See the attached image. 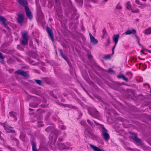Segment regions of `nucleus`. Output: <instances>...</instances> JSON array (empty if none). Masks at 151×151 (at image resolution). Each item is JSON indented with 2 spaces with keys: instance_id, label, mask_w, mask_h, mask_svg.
I'll return each instance as SVG.
<instances>
[{
  "instance_id": "680f3d73",
  "label": "nucleus",
  "mask_w": 151,
  "mask_h": 151,
  "mask_svg": "<svg viewBox=\"0 0 151 151\" xmlns=\"http://www.w3.org/2000/svg\"><path fill=\"white\" fill-rule=\"evenodd\" d=\"M49 138H51V139H52V137H51V136H50Z\"/></svg>"
},
{
  "instance_id": "58836bf2",
  "label": "nucleus",
  "mask_w": 151,
  "mask_h": 151,
  "mask_svg": "<svg viewBox=\"0 0 151 151\" xmlns=\"http://www.w3.org/2000/svg\"><path fill=\"white\" fill-rule=\"evenodd\" d=\"M102 32H103V35H105V34H106V30L105 29H104L103 30Z\"/></svg>"
},
{
  "instance_id": "09e8293b",
  "label": "nucleus",
  "mask_w": 151,
  "mask_h": 151,
  "mask_svg": "<svg viewBox=\"0 0 151 151\" xmlns=\"http://www.w3.org/2000/svg\"><path fill=\"white\" fill-rule=\"evenodd\" d=\"M135 2L138 4H139V0H136L135 1Z\"/></svg>"
},
{
  "instance_id": "a18cd8bd",
  "label": "nucleus",
  "mask_w": 151,
  "mask_h": 151,
  "mask_svg": "<svg viewBox=\"0 0 151 151\" xmlns=\"http://www.w3.org/2000/svg\"><path fill=\"white\" fill-rule=\"evenodd\" d=\"M88 0L91 1L92 2H94V3H96L97 1V0Z\"/></svg>"
},
{
  "instance_id": "dca6fc26",
  "label": "nucleus",
  "mask_w": 151,
  "mask_h": 151,
  "mask_svg": "<svg viewBox=\"0 0 151 151\" xmlns=\"http://www.w3.org/2000/svg\"><path fill=\"white\" fill-rule=\"evenodd\" d=\"M117 78H122L124 81H128V79L127 78H126L124 75H119L117 76Z\"/></svg>"
},
{
  "instance_id": "9d476101",
  "label": "nucleus",
  "mask_w": 151,
  "mask_h": 151,
  "mask_svg": "<svg viewBox=\"0 0 151 151\" xmlns=\"http://www.w3.org/2000/svg\"><path fill=\"white\" fill-rule=\"evenodd\" d=\"M19 3L21 5L25 7V8L27 6V2L26 0H19Z\"/></svg>"
},
{
  "instance_id": "7ed1b4c3",
  "label": "nucleus",
  "mask_w": 151,
  "mask_h": 151,
  "mask_svg": "<svg viewBox=\"0 0 151 151\" xmlns=\"http://www.w3.org/2000/svg\"><path fill=\"white\" fill-rule=\"evenodd\" d=\"M88 112L92 117L98 119L99 117L98 112L95 109L92 108L88 110Z\"/></svg>"
},
{
  "instance_id": "3c124183",
  "label": "nucleus",
  "mask_w": 151,
  "mask_h": 151,
  "mask_svg": "<svg viewBox=\"0 0 151 151\" xmlns=\"http://www.w3.org/2000/svg\"><path fill=\"white\" fill-rule=\"evenodd\" d=\"M58 141L60 142L62 141L63 140V139L61 138H59L58 139Z\"/></svg>"
},
{
  "instance_id": "39448f33",
  "label": "nucleus",
  "mask_w": 151,
  "mask_h": 151,
  "mask_svg": "<svg viewBox=\"0 0 151 151\" xmlns=\"http://www.w3.org/2000/svg\"><path fill=\"white\" fill-rule=\"evenodd\" d=\"M46 31L48 34L49 38L51 40L52 42H53L54 41V38L52 29L47 26L46 27Z\"/></svg>"
},
{
  "instance_id": "a211bd4d",
  "label": "nucleus",
  "mask_w": 151,
  "mask_h": 151,
  "mask_svg": "<svg viewBox=\"0 0 151 151\" xmlns=\"http://www.w3.org/2000/svg\"><path fill=\"white\" fill-rule=\"evenodd\" d=\"M59 51L60 54L61 55L62 57L65 60H68V58L65 56V55L63 53V50L62 49H59Z\"/></svg>"
},
{
  "instance_id": "0e129e2a",
  "label": "nucleus",
  "mask_w": 151,
  "mask_h": 151,
  "mask_svg": "<svg viewBox=\"0 0 151 151\" xmlns=\"http://www.w3.org/2000/svg\"><path fill=\"white\" fill-rule=\"evenodd\" d=\"M108 0H104L105 1H106Z\"/></svg>"
},
{
  "instance_id": "4468645a",
  "label": "nucleus",
  "mask_w": 151,
  "mask_h": 151,
  "mask_svg": "<svg viewBox=\"0 0 151 151\" xmlns=\"http://www.w3.org/2000/svg\"><path fill=\"white\" fill-rule=\"evenodd\" d=\"M132 139L136 142H137L140 144H141V143H142L141 140L140 139L138 138L136 136L134 135V136H133Z\"/></svg>"
},
{
  "instance_id": "e2e57ef3",
  "label": "nucleus",
  "mask_w": 151,
  "mask_h": 151,
  "mask_svg": "<svg viewBox=\"0 0 151 151\" xmlns=\"http://www.w3.org/2000/svg\"><path fill=\"white\" fill-rule=\"evenodd\" d=\"M36 72L38 73V72H37L38 71V70H36Z\"/></svg>"
},
{
  "instance_id": "c9c22d12",
  "label": "nucleus",
  "mask_w": 151,
  "mask_h": 151,
  "mask_svg": "<svg viewBox=\"0 0 151 151\" xmlns=\"http://www.w3.org/2000/svg\"><path fill=\"white\" fill-rule=\"evenodd\" d=\"M14 140L15 141L17 145L18 146V145L19 144V141L16 138H14Z\"/></svg>"
},
{
  "instance_id": "cd10ccee",
  "label": "nucleus",
  "mask_w": 151,
  "mask_h": 151,
  "mask_svg": "<svg viewBox=\"0 0 151 151\" xmlns=\"http://www.w3.org/2000/svg\"><path fill=\"white\" fill-rule=\"evenodd\" d=\"M22 76H23L25 77H29V74L26 72L24 71Z\"/></svg>"
},
{
  "instance_id": "a19ab883",
  "label": "nucleus",
  "mask_w": 151,
  "mask_h": 151,
  "mask_svg": "<svg viewBox=\"0 0 151 151\" xmlns=\"http://www.w3.org/2000/svg\"><path fill=\"white\" fill-rule=\"evenodd\" d=\"M85 6L86 8L90 7L91 8V5L90 4H86L85 5Z\"/></svg>"
},
{
  "instance_id": "4d7b16f0",
  "label": "nucleus",
  "mask_w": 151,
  "mask_h": 151,
  "mask_svg": "<svg viewBox=\"0 0 151 151\" xmlns=\"http://www.w3.org/2000/svg\"><path fill=\"white\" fill-rule=\"evenodd\" d=\"M3 61H4L3 60H1V63H3Z\"/></svg>"
},
{
  "instance_id": "603ef678",
  "label": "nucleus",
  "mask_w": 151,
  "mask_h": 151,
  "mask_svg": "<svg viewBox=\"0 0 151 151\" xmlns=\"http://www.w3.org/2000/svg\"><path fill=\"white\" fill-rule=\"evenodd\" d=\"M50 129V127H48V128H47L46 129H45V130L46 131H47L48 130H49Z\"/></svg>"
},
{
  "instance_id": "7c9ffc66",
  "label": "nucleus",
  "mask_w": 151,
  "mask_h": 151,
  "mask_svg": "<svg viewBox=\"0 0 151 151\" xmlns=\"http://www.w3.org/2000/svg\"><path fill=\"white\" fill-rule=\"evenodd\" d=\"M139 10L138 9H136L134 10H132V12L135 13H139Z\"/></svg>"
},
{
  "instance_id": "f257e3e1",
  "label": "nucleus",
  "mask_w": 151,
  "mask_h": 151,
  "mask_svg": "<svg viewBox=\"0 0 151 151\" xmlns=\"http://www.w3.org/2000/svg\"><path fill=\"white\" fill-rule=\"evenodd\" d=\"M93 122L96 125H99L100 127L102 129V130L101 131V135L103 137V139L106 141H108L110 139V137L107 132V130L104 128V125L99 124L95 121H93Z\"/></svg>"
},
{
  "instance_id": "aec40b11",
  "label": "nucleus",
  "mask_w": 151,
  "mask_h": 151,
  "mask_svg": "<svg viewBox=\"0 0 151 151\" xmlns=\"http://www.w3.org/2000/svg\"><path fill=\"white\" fill-rule=\"evenodd\" d=\"M9 114L10 116L14 117V119L16 120L17 118H15L17 115L16 113L14 112H9Z\"/></svg>"
},
{
  "instance_id": "20e7f679",
  "label": "nucleus",
  "mask_w": 151,
  "mask_h": 151,
  "mask_svg": "<svg viewBox=\"0 0 151 151\" xmlns=\"http://www.w3.org/2000/svg\"><path fill=\"white\" fill-rule=\"evenodd\" d=\"M84 134L85 135H87V136L92 138L96 137V136L94 135L91 131V129L90 127H88L86 129Z\"/></svg>"
},
{
  "instance_id": "2f4dec72",
  "label": "nucleus",
  "mask_w": 151,
  "mask_h": 151,
  "mask_svg": "<svg viewBox=\"0 0 151 151\" xmlns=\"http://www.w3.org/2000/svg\"><path fill=\"white\" fill-rule=\"evenodd\" d=\"M107 42L105 44V46L106 47L108 46L110 43V40H109V39H108L107 40Z\"/></svg>"
},
{
  "instance_id": "c756f323",
  "label": "nucleus",
  "mask_w": 151,
  "mask_h": 151,
  "mask_svg": "<svg viewBox=\"0 0 151 151\" xmlns=\"http://www.w3.org/2000/svg\"><path fill=\"white\" fill-rule=\"evenodd\" d=\"M25 136L24 134L21 135V136H20V138L23 141H25Z\"/></svg>"
},
{
  "instance_id": "5fc2aeb1",
  "label": "nucleus",
  "mask_w": 151,
  "mask_h": 151,
  "mask_svg": "<svg viewBox=\"0 0 151 151\" xmlns=\"http://www.w3.org/2000/svg\"><path fill=\"white\" fill-rule=\"evenodd\" d=\"M29 111H32L33 110L32 109H31V108H29Z\"/></svg>"
},
{
  "instance_id": "c85d7f7f",
  "label": "nucleus",
  "mask_w": 151,
  "mask_h": 151,
  "mask_svg": "<svg viewBox=\"0 0 151 151\" xmlns=\"http://www.w3.org/2000/svg\"><path fill=\"white\" fill-rule=\"evenodd\" d=\"M134 38H135V39L137 41V42L139 43V45H140V44L139 43V41L140 40V39L136 35H134Z\"/></svg>"
},
{
  "instance_id": "ea45409f",
  "label": "nucleus",
  "mask_w": 151,
  "mask_h": 151,
  "mask_svg": "<svg viewBox=\"0 0 151 151\" xmlns=\"http://www.w3.org/2000/svg\"><path fill=\"white\" fill-rule=\"evenodd\" d=\"M60 128L62 129H66V127L64 126H62Z\"/></svg>"
},
{
  "instance_id": "0eeeda50",
  "label": "nucleus",
  "mask_w": 151,
  "mask_h": 151,
  "mask_svg": "<svg viewBox=\"0 0 151 151\" xmlns=\"http://www.w3.org/2000/svg\"><path fill=\"white\" fill-rule=\"evenodd\" d=\"M2 125L5 130H9L12 132H15V131L13 130V128L9 126L6 122L3 123Z\"/></svg>"
},
{
  "instance_id": "b1692460",
  "label": "nucleus",
  "mask_w": 151,
  "mask_h": 151,
  "mask_svg": "<svg viewBox=\"0 0 151 151\" xmlns=\"http://www.w3.org/2000/svg\"><path fill=\"white\" fill-rule=\"evenodd\" d=\"M38 104L36 103H30L29 104V105L31 107L36 108L37 107Z\"/></svg>"
},
{
  "instance_id": "1a4fd4ad",
  "label": "nucleus",
  "mask_w": 151,
  "mask_h": 151,
  "mask_svg": "<svg viewBox=\"0 0 151 151\" xmlns=\"http://www.w3.org/2000/svg\"><path fill=\"white\" fill-rule=\"evenodd\" d=\"M119 37V34H116L114 35L113 37V40L115 42V45L112 48V52L114 53V50L118 42V39Z\"/></svg>"
},
{
  "instance_id": "f03ea898",
  "label": "nucleus",
  "mask_w": 151,
  "mask_h": 151,
  "mask_svg": "<svg viewBox=\"0 0 151 151\" xmlns=\"http://www.w3.org/2000/svg\"><path fill=\"white\" fill-rule=\"evenodd\" d=\"M22 34V39L21 43L23 45H26L28 44L29 40V34L27 32L24 31L21 32Z\"/></svg>"
},
{
  "instance_id": "f3484780",
  "label": "nucleus",
  "mask_w": 151,
  "mask_h": 151,
  "mask_svg": "<svg viewBox=\"0 0 151 151\" xmlns=\"http://www.w3.org/2000/svg\"><path fill=\"white\" fill-rule=\"evenodd\" d=\"M32 150L33 151H38L36 148V144L35 142L34 141L32 142Z\"/></svg>"
},
{
  "instance_id": "412c9836",
  "label": "nucleus",
  "mask_w": 151,
  "mask_h": 151,
  "mask_svg": "<svg viewBox=\"0 0 151 151\" xmlns=\"http://www.w3.org/2000/svg\"><path fill=\"white\" fill-rule=\"evenodd\" d=\"M146 35H149L151 33V27H149L148 29H145L144 32Z\"/></svg>"
},
{
  "instance_id": "a878e982",
  "label": "nucleus",
  "mask_w": 151,
  "mask_h": 151,
  "mask_svg": "<svg viewBox=\"0 0 151 151\" xmlns=\"http://www.w3.org/2000/svg\"><path fill=\"white\" fill-rule=\"evenodd\" d=\"M35 81L39 85H41L42 84V81L40 80H35Z\"/></svg>"
},
{
  "instance_id": "bb28decb",
  "label": "nucleus",
  "mask_w": 151,
  "mask_h": 151,
  "mask_svg": "<svg viewBox=\"0 0 151 151\" xmlns=\"http://www.w3.org/2000/svg\"><path fill=\"white\" fill-rule=\"evenodd\" d=\"M5 147L8 148L9 150H10L11 151H14L15 150L14 148L10 147V146L5 145Z\"/></svg>"
},
{
  "instance_id": "5701e85b",
  "label": "nucleus",
  "mask_w": 151,
  "mask_h": 151,
  "mask_svg": "<svg viewBox=\"0 0 151 151\" xmlns=\"http://www.w3.org/2000/svg\"><path fill=\"white\" fill-rule=\"evenodd\" d=\"M91 42H92L93 43L95 44H96L98 43V40L95 39L94 37L91 38Z\"/></svg>"
},
{
  "instance_id": "13d9d810",
  "label": "nucleus",
  "mask_w": 151,
  "mask_h": 151,
  "mask_svg": "<svg viewBox=\"0 0 151 151\" xmlns=\"http://www.w3.org/2000/svg\"><path fill=\"white\" fill-rule=\"evenodd\" d=\"M20 45H18V46H17V47L18 49H19V47H20Z\"/></svg>"
},
{
  "instance_id": "ddd939ff",
  "label": "nucleus",
  "mask_w": 151,
  "mask_h": 151,
  "mask_svg": "<svg viewBox=\"0 0 151 151\" xmlns=\"http://www.w3.org/2000/svg\"><path fill=\"white\" fill-rule=\"evenodd\" d=\"M57 145L59 148V149L60 150H62V149H66L67 148L66 146L63 143H58Z\"/></svg>"
},
{
  "instance_id": "423d86ee",
  "label": "nucleus",
  "mask_w": 151,
  "mask_h": 151,
  "mask_svg": "<svg viewBox=\"0 0 151 151\" xmlns=\"http://www.w3.org/2000/svg\"><path fill=\"white\" fill-rule=\"evenodd\" d=\"M25 10L27 16L30 19H31L32 18V15L30 10L28 7L25 8Z\"/></svg>"
},
{
  "instance_id": "8fccbe9b",
  "label": "nucleus",
  "mask_w": 151,
  "mask_h": 151,
  "mask_svg": "<svg viewBox=\"0 0 151 151\" xmlns=\"http://www.w3.org/2000/svg\"><path fill=\"white\" fill-rule=\"evenodd\" d=\"M126 149L128 150H132V149L129 147H126Z\"/></svg>"
},
{
  "instance_id": "f704fd0d",
  "label": "nucleus",
  "mask_w": 151,
  "mask_h": 151,
  "mask_svg": "<svg viewBox=\"0 0 151 151\" xmlns=\"http://www.w3.org/2000/svg\"><path fill=\"white\" fill-rule=\"evenodd\" d=\"M116 8L117 9H122V6L119 4H118L116 6Z\"/></svg>"
},
{
  "instance_id": "f8f14e48",
  "label": "nucleus",
  "mask_w": 151,
  "mask_h": 151,
  "mask_svg": "<svg viewBox=\"0 0 151 151\" xmlns=\"http://www.w3.org/2000/svg\"><path fill=\"white\" fill-rule=\"evenodd\" d=\"M136 32V31L134 29H132V30H127L125 33V34L126 35H130L131 34H135Z\"/></svg>"
},
{
  "instance_id": "bf43d9fd",
  "label": "nucleus",
  "mask_w": 151,
  "mask_h": 151,
  "mask_svg": "<svg viewBox=\"0 0 151 151\" xmlns=\"http://www.w3.org/2000/svg\"><path fill=\"white\" fill-rule=\"evenodd\" d=\"M58 0H55V1L56 3H57V2Z\"/></svg>"
},
{
  "instance_id": "e433bc0d",
  "label": "nucleus",
  "mask_w": 151,
  "mask_h": 151,
  "mask_svg": "<svg viewBox=\"0 0 151 151\" xmlns=\"http://www.w3.org/2000/svg\"><path fill=\"white\" fill-rule=\"evenodd\" d=\"M110 56L109 55H106L104 56V59H107L109 58H110Z\"/></svg>"
},
{
  "instance_id": "6e6d98bb",
  "label": "nucleus",
  "mask_w": 151,
  "mask_h": 151,
  "mask_svg": "<svg viewBox=\"0 0 151 151\" xmlns=\"http://www.w3.org/2000/svg\"><path fill=\"white\" fill-rule=\"evenodd\" d=\"M139 19H137L136 20V22H138L139 21Z\"/></svg>"
},
{
  "instance_id": "338daca9",
  "label": "nucleus",
  "mask_w": 151,
  "mask_h": 151,
  "mask_svg": "<svg viewBox=\"0 0 151 151\" xmlns=\"http://www.w3.org/2000/svg\"><path fill=\"white\" fill-rule=\"evenodd\" d=\"M149 47H150V48L151 47V45Z\"/></svg>"
},
{
  "instance_id": "4be33fe9",
  "label": "nucleus",
  "mask_w": 151,
  "mask_h": 151,
  "mask_svg": "<svg viewBox=\"0 0 151 151\" xmlns=\"http://www.w3.org/2000/svg\"><path fill=\"white\" fill-rule=\"evenodd\" d=\"M78 18V16L76 14H73L71 17V19L76 20Z\"/></svg>"
},
{
  "instance_id": "9b49d317",
  "label": "nucleus",
  "mask_w": 151,
  "mask_h": 151,
  "mask_svg": "<svg viewBox=\"0 0 151 151\" xmlns=\"http://www.w3.org/2000/svg\"><path fill=\"white\" fill-rule=\"evenodd\" d=\"M90 146L91 147L94 151H105L103 149H101L98 147L92 145H90Z\"/></svg>"
},
{
  "instance_id": "473e14b6",
  "label": "nucleus",
  "mask_w": 151,
  "mask_h": 151,
  "mask_svg": "<svg viewBox=\"0 0 151 151\" xmlns=\"http://www.w3.org/2000/svg\"><path fill=\"white\" fill-rule=\"evenodd\" d=\"M142 51L143 52L145 51H146L147 52L148 51L149 52L151 53V50H149L146 49L145 48L143 49L142 50Z\"/></svg>"
},
{
  "instance_id": "de8ad7c7",
  "label": "nucleus",
  "mask_w": 151,
  "mask_h": 151,
  "mask_svg": "<svg viewBox=\"0 0 151 151\" xmlns=\"http://www.w3.org/2000/svg\"><path fill=\"white\" fill-rule=\"evenodd\" d=\"M89 35L90 37V39H91V38H92L93 37H94L92 36V34L90 33H89Z\"/></svg>"
},
{
  "instance_id": "79ce46f5",
  "label": "nucleus",
  "mask_w": 151,
  "mask_h": 151,
  "mask_svg": "<svg viewBox=\"0 0 151 151\" xmlns=\"http://www.w3.org/2000/svg\"><path fill=\"white\" fill-rule=\"evenodd\" d=\"M81 124L82 125H84L85 124H86L85 122L83 121H81Z\"/></svg>"
},
{
  "instance_id": "49530a36",
  "label": "nucleus",
  "mask_w": 151,
  "mask_h": 151,
  "mask_svg": "<svg viewBox=\"0 0 151 151\" xmlns=\"http://www.w3.org/2000/svg\"><path fill=\"white\" fill-rule=\"evenodd\" d=\"M88 58L91 59L92 58V56H91V55H88Z\"/></svg>"
},
{
  "instance_id": "774afa93",
  "label": "nucleus",
  "mask_w": 151,
  "mask_h": 151,
  "mask_svg": "<svg viewBox=\"0 0 151 151\" xmlns=\"http://www.w3.org/2000/svg\"><path fill=\"white\" fill-rule=\"evenodd\" d=\"M80 116H82V114H81V115H80Z\"/></svg>"
},
{
  "instance_id": "6e6552de",
  "label": "nucleus",
  "mask_w": 151,
  "mask_h": 151,
  "mask_svg": "<svg viewBox=\"0 0 151 151\" xmlns=\"http://www.w3.org/2000/svg\"><path fill=\"white\" fill-rule=\"evenodd\" d=\"M17 21L20 24L23 21L24 17V13H18L17 14Z\"/></svg>"
},
{
  "instance_id": "864d4df0",
  "label": "nucleus",
  "mask_w": 151,
  "mask_h": 151,
  "mask_svg": "<svg viewBox=\"0 0 151 151\" xmlns=\"http://www.w3.org/2000/svg\"><path fill=\"white\" fill-rule=\"evenodd\" d=\"M51 95L53 96V97H54L55 98V99H56L57 98V97L56 96H54V94H52Z\"/></svg>"
},
{
  "instance_id": "052dcab7",
  "label": "nucleus",
  "mask_w": 151,
  "mask_h": 151,
  "mask_svg": "<svg viewBox=\"0 0 151 151\" xmlns=\"http://www.w3.org/2000/svg\"><path fill=\"white\" fill-rule=\"evenodd\" d=\"M150 119L151 120V116L150 117Z\"/></svg>"
},
{
  "instance_id": "69168bd1",
  "label": "nucleus",
  "mask_w": 151,
  "mask_h": 151,
  "mask_svg": "<svg viewBox=\"0 0 151 151\" xmlns=\"http://www.w3.org/2000/svg\"><path fill=\"white\" fill-rule=\"evenodd\" d=\"M142 1H145L146 0H142Z\"/></svg>"
},
{
  "instance_id": "72a5a7b5",
  "label": "nucleus",
  "mask_w": 151,
  "mask_h": 151,
  "mask_svg": "<svg viewBox=\"0 0 151 151\" xmlns=\"http://www.w3.org/2000/svg\"><path fill=\"white\" fill-rule=\"evenodd\" d=\"M87 122L91 126H92L93 125V122L89 119H87Z\"/></svg>"
},
{
  "instance_id": "6ab92c4d",
  "label": "nucleus",
  "mask_w": 151,
  "mask_h": 151,
  "mask_svg": "<svg viewBox=\"0 0 151 151\" xmlns=\"http://www.w3.org/2000/svg\"><path fill=\"white\" fill-rule=\"evenodd\" d=\"M125 6L126 8L129 10L132 9V5L130 2H127L125 4Z\"/></svg>"
},
{
  "instance_id": "c03bdc74",
  "label": "nucleus",
  "mask_w": 151,
  "mask_h": 151,
  "mask_svg": "<svg viewBox=\"0 0 151 151\" xmlns=\"http://www.w3.org/2000/svg\"><path fill=\"white\" fill-rule=\"evenodd\" d=\"M77 2L82 4L83 0H76Z\"/></svg>"
},
{
  "instance_id": "37998d69",
  "label": "nucleus",
  "mask_w": 151,
  "mask_h": 151,
  "mask_svg": "<svg viewBox=\"0 0 151 151\" xmlns=\"http://www.w3.org/2000/svg\"><path fill=\"white\" fill-rule=\"evenodd\" d=\"M0 58L3 59L4 58V57L2 55V54L0 52Z\"/></svg>"
},
{
  "instance_id": "4c0bfd02",
  "label": "nucleus",
  "mask_w": 151,
  "mask_h": 151,
  "mask_svg": "<svg viewBox=\"0 0 151 151\" xmlns=\"http://www.w3.org/2000/svg\"><path fill=\"white\" fill-rule=\"evenodd\" d=\"M108 72L109 73L113 72L114 71L111 68H110L109 69Z\"/></svg>"
},
{
  "instance_id": "393cba45",
  "label": "nucleus",
  "mask_w": 151,
  "mask_h": 151,
  "mask_svg": "<svg viewBox=\"0 0 151 151\" xmlns=\"http://www.w3.org/2000/svg\"><path fill=\"white\" fill-rule=\"evenodd\" d=\"M23 71L24 70H18L16 71L15 73H17L18 75L22 76Z\"/></svg>"
},
{
  "instance_id": "2eb2a0df",
  "label": "nucleus",
  "mask_w": 151,
  "mask_h": 151,
  "mask_svg": "<svg viewBox=\"0 0 151 151\" xmlns=\"http://www.w3.org/2000/svg\"><path fill=\"white\" fill-rule=\"evenodd\" d=\"M0 20L2 22L3 24L5 26L7 25V20L4 17L2 16H0Z\"/></svg>"
}]
</instances>
